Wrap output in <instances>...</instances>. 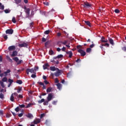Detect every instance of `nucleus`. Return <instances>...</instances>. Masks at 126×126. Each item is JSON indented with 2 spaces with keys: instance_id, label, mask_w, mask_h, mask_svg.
<instances>
[{
  "instance_id": "55",
  "label": "nucleus",
  "mask_w": 126,
  "mask_h": 126,
  "mask_svg": "<svg viewBox=\"0 0 126 126\" xmlns=\"http://www.w3.org/2000/svg\"><path fill=\"white\" fill-rule=\"evenodd\" d=\"M114 11L116 13H119L120 12V10L118 9H115Z\"/></svg>"
},
{
  "instance_id": "11",
  "label": "nucleus",
  "mask_w": 126,
  "mask_h": 126,
  "mask_svg": "<svg viewBox=\"0 0 126 126\" xmlns=\"http://www.w3.org/2000/svg\"><path fill=\"white\" fill-rule=\"evenodd\" d=\"M11 71L10 70V69H8L6 71H4L3 73L5 77H6V76H7L8 75V73H10Z\"/></svg>"
},
{
  "instance_id": "22",
  "label": "nucleus",
  "mask_w": 126,
  "mask_h": 126,
  "mask_svg": "<svg viewBox=\"0 0 126 126\" xmlns=\"http://www.w3.org/2000/svg\"><path fill=\"white\" fill-rule=\"evenodd\" d=\"M109 41L111 45H112V46H113V45H114V40H113V39L110 38V39H109Z\"/></svg>"
},
{
  "instance_id": "33",
  "label": "nucleus",
  "mask_w": 126,
  "mask_h": 126,
  "mask_svg": "<svg viewBox=\"0 0 126 126\" xmlns=\"http://www.w3.org/2000/svg\"><path fill=\"white\" fill-rule=\"evenodd\" d=\"M16 83H18V84H21L22 83H23V82L21 80H18L16 81Z\"/></svg>"
},
{
  "instance_id": "28",
  "label": "nucleus",
  "mask_w": 126,
  "mask_h": 126,
  "mask_svg": "<svg viewBox=\"0 0 126 126\" xmlns=\"http://www.w3.org/2000/svg\"><path fill=\"white\" fill-rule=\"evenodd\" d=\"M6 59H7V60H8V61H9V62H10V63L12 62V59H10V57H9V56H6Z\"/></svg>"
},
{
  "instance_id": "45",
  "label": "nucleus",
  "mask_w": 126,
  "mask_h": 126,
  "mask_svg": "<svg viewBox=\"0 0 126 126\" xmlns=\"http://www.w3.org/2000/svg\"><path fill=\"white\" fill-rule=\"evenodd\" d=\"M86 52H87V53H90V52H91V48H87Z\"/></svg>"
},
{
  "instance_id": "60",
  "label": "nucleus",
  "mask_w": 126,
  "mask_h": 126,
  "mask_svg": "<svg viewBox=\"0 0 126 126\" xmlns=\"http://www.w3.org/2000/svg\"><path fill=\"white\" fill-rule=\"evenodd\" d=\"M58 101H53V102H52V104H53V105H57V102Z\"/></svg>"
},
{
  "instance_id": "31",
  "label": "nucleus",
  "mask_w": 126,
  "mask_h": 126,
  "mask_svg": "<svg viewBox=\"0 0 126 126\" xmlns=\"http://www.w3.org/2000/svg\"><path fill=\"white\" fill-rule=\"evenodd\" d=\"M10 117H11V114H10V113H7L6 114V118H7V119H8L9 118H10Z\"/></svg>"
},
{
  "instance_id": "4",
  "label": "nucleus",
  "mask_w": 126,
  "mask_h": 126,
  "mask_svg": "<svg viewBox=\"0 0 126 126\" xmlns=\"http://www.w3.org/2000/svg\"><path fill=\"white\" fill-rule=\"evenodd\" d=\"M54 98V94L53 93H50L48 94V95L47 97V99L48 101H51L52 99Z\"/></svg>"
},
{
  "instance_id": "43",
  "label": "nucleus",
  "mask_w": 126,
  "mask_h": 126,
  "mask_svg": "<svg viewBox=\"0 0 126 126\" xmlns=\"http://www.w3.org/2000/svg\"><path fill=\"white\" fill-rule=\"evenodd\" d=\"M101 41L102 43H107V42H108V40L105 39V38L104 39L101 40Z\"/></svg>"
},
{
  "instance_id": "17",
  "label": "nucleus",
  "mask_w": 126,
  "mask_h": 126,
  "mask_svg": "<svg viewBox=\"0 0 126 126\" xmlns=\"http://www.w3.org/2000/svg\"><path fill=\"white\" fill-rule=\"evenodd\" d=\"M85 23L86 24V25H88V26H89L90 27H91V23H90V22L85 21Z\"/></svg>"
},
{
  "instance_id": "9",
  "label": "nucleus",
  "mask_w": 126,
  "mask_h": 126,
  "mask_svg": "<svg viewBox=\"0 0 126 126\" xmlns=\"http://www.w3.org/2000/svg\"><path fill=\"white\" fill-rule=\"evenodd\" d=\"M15 46L14 45H12V46H9L8 48V50L9 51H14V50H15Z\"/></svg>"
},
{
  "instance_id": "39",
  "label": "nucleus",
  "mask_w": 126,
  "mask_h": 126,
  "mask_svg": "<svg viewBox=\"0 0 126 126\" xmlns=\"http://www.w3.org/2000/svg\"><path fill=\"white\" fill-rule=\"evenodd\" d=\"M8 82H9V83H10V84H12V83L13 82V80L11 79H8Z\"/></svg>"
},
{
  "instance_id": "12",
  "label": "nucleus",
  "mask_w": 126,
  "mask_h": 126,
  "mask_svg": "<svg viewBox=\"0 0 126 126\" xmlns=\"http://www.w3.org/2000/svg\"><path fill=\"white\" fill-rule=\"evenodd\" d=\"M49 66H50V65L49 64V63H46L44 64L43 65V69H47L48 67H49Z\"/></svg>"
},
{
  "instance_id": "58",
  "label": "nucleus",
  "mask_w": 126,
  "mask_h": 126,
  "mask_svg": "<svg viewBox=\"0 0 126 126\" xmlns=\"http://www.w3.org/2000/svg\"><path fill=\"white\" fill-rule=\"evenodd\" d=\"M0 115H1V116H3V111H2V110H0Z\"/></svg>"
},
{
  "instance_id": "13",
  "label": "nucleus",
  "mask_w": 126,
  "mask_h": 126,
  "mask_svg": "<svg viewBox=\"0 0 126 126\" xmlns=\"http://www.w3.org/2000/svg\"><path fill=\"white\" fill-rule=\"evenodd\" d=\"M66 54H67V55H69V58H72L73 55L72 51H67L66 52Z\"/></svg>"
},
{
  "instance_id": "14",
  "label": "nucleus",
  "mask_w": 126,
  "mask_h": 126,
  "mask_svg": "<svg viewBox=\"0 0 126 126\" xmlns=\"http://www.w3.org/2000/svg\"><path fill=\"white\" fill-rule=\"evenodd\" d=\"M38 84L39 85H41V86H43L42 88L43 89H46V86L44 85L43 83H42L41 82H37Z\"/></svg>"
},
{
  "instance_id": "52",
  "label": "nucleus",
  "mask_w": 126,
  "mask_h": 126,
  "mask_svg": "<svg viewBox=\"0 0 126 126\" xmlns=\"http://www.w3.org/2000/svg\"><path fill=\"white\" fill-rule=\"evenodd\" d=\"M0 84L1 85V87H4V85L3 84V82L0 81Z\"/></svg>"
},
{
  "instance_id": "61",
  "label": "nucleus",
  "mask_w": 126,
  "mask_h": 126,
  "mask_svg": "<svg viewBox=\"0 0 126 126\" xmlns=\"http://www.w3.org/2000/svg\"><path fill=\"white\" fill-rule=\"evenodd\" d=\"M71 76V73H68L67 74V77H70V76Z\"/></svg>"
},
{
  "instance_id": "1",
  "label": "nucleus",
  "mask_w": 126,
  "mask_h": 126,
  "mask_svg": "<svg viewBox=\"0 0 126 126\" xmlns=\"http://www.w3.org/2000/svg\"><path fill=\"white\" fill-rule=\"evenodd\" d=\"M17 97H18V94H17L16 93L12 94L10 98V101H11V102H14V98L17 100Z\"/></svg>"
},
{
  "instance_id": "41",
  "label": "nucleus",
  "mask_w": 126,
  "mask_h": 126,
  "mask_svg": "<svg viewBox=\"0 0 126 126\" xmlns=\"http://www.w3.org/2000/svg\"><path fill=\"white\" fill-rule=\"evenodd\" d=\"M22 63H23V61L20 60L17 62V64H20Z\"/></svg>"
},
{
  "instance_id": "3",
  "label": "nucleus",
  "mask_w": 126,
  "mask_h": 126,
  "mask_svg": "<svg viewBox=\"0 0 126 126\" xmlns=\"http://www.w3.org/2000/svg\"><path fill=\"white\" fill-rule=\"evenodd\" d=\"M82 5L86 8H89V7H91V6H92V5L88 2H84V3L82 4Z\"/></svg>"
},
{
  "instance_id": "36",
  "label": "nucleus",
  "mask_w": 126,
  "mask_h": 126,
  "mask_svg": "<svg viewBox=\"0 0 126 126\" xmlns=\"http://www.w3.org/2000/svg\"><path fill=\"white\" fill-rule=\"evenodd\" d=\"M63 55L62 54L58 55V56H57L58 59H62V58H63Z\"/></svg>"
},
{
  "instance_id": "63",
  "label": "nucleus",
  "mask_w": 126,
  "mask_h": 126,
  "mask_svg": "<svg viewBox=\"0 0 126 126\" xmlns=\"http://www.w3.org/2000/svg\"><path fill=\"white\" fill-rule=\"evenodd\" d=\"M95 46V44H92V45H90V48H94V47Z\"/></svg>"
},
{
  "instance_id": "30",
  "label": "nucleus",
  "mask_w": 126,
  "mask_h": 126,
  "mask_svg": "<svg viewBox=\"0 0 126 126\" xmlns=\"http://www.w3.org/2000/svg\"><path fill=\"white\" fill-rule=\"evenodd\" d=\"M19 98H20V99H23V95L22 94H19L18 95V97H17V99H19Z\"/></svg>"
},
{
  "instance_id": "34",
  "label": "nucleus",
  "mask_w": 126,
  "mask_h": 126,
  "mask_svg": "<svg viewBox=\"0 0 126 126\" xmlns=\"http://www.w3.org/2000/svg\"><path fill=\"white\" fill-rule=\"evenodd\" d=\"M4 98V95L2 93L0 94V99H3Z\"/></svg>"
},
{
  "instance_id": "25",
  "label": "nucleus",
  "mask_w": 126,
  "mask_h": 126,
  "mask_svg": "<svg viewBox=\"0 0 126 126\" xmlns=\"http://www.w3.org/2000/svg\"><path fill=\"white\" fill-rule=\"evenodd\" d=\"M0 9L3 10L4 9V6L2 5L1 3L0 2Z\"/></svg>"
},
{
  "instance_id": "44",
  "label": "nucleus",
  "mask_w": 126,
  "mask_h": 126,
  "mask_svg": "<svg viewBox=\"0 0 126 126\" xmlns=\"http://www.w3.org/2000/svg\"><path fill=\"white\" fill-rule=\"evenodd\" d=\"M12 21L13 22V23H16V20H15V17H13Z\"/></svg>"
},
{
  "instance_id": "24",
  "label": "nucleus",
  "mask_w": 126,
  "mask_h": 126,
  "mask_svg": "<svg viewBox=\"0 0 126 126\" xmlns=\"http://www.w3.org/2000/svg\"><path fill=\"white\" fill-rule=\"evenodd\" d=\"M2 82H7V78L6 77H3L2 79Z\"/></svg>"
},
{
  "instance_id": "8",
  "label": "nucleus",
  "mask_w": 126,
  "mask_h": 126,
  "mask_svg": "<svg viewBox=\"0 0 126 126\" xmlns=\"http://www.w3.org/2000/svg\"><path fill=\"white\" fill-rule=\"evenodd\" d=\"M28 46V44L26 43H21L19 44V47H20L21 48L22 47H27Z\"/></svg>"
},
{
  "instance_id": "46",
  "label": "nucleus",
  "mask_w": 126,
  "mask_h": 126,
  "mask_svg": "<svg viewBox=\"0 0 126 126\" xmlns=\"http://www.w3.org/2000/svg\"><path fill=\"white\" fill-rule=\"evenodd\" d=\"M15 2L17 4H18V3H20L21 2V0H16Z\"/></svg>"
},
{
  "instance_id": "7",
  "label": "nucleus",
  "mask_w": 126,
  "mask_h": 126,
  "mask_svg": "<svg viewBox=\"0 0 126 126\" xmlns=\"http://www.w3.org/2000/svg\"><path fill=\"white\" fill-rule=\"evenodd\" d=\"M57 69H58V71L54 73V75L55 76H56V77L60 76V75H61V74H62V73H61V70L59 69L58 68H57Z\"/></svg>"
},
{
  "instance_id": "56",
  "label": "nucleus",
  "mask_w": 126,
  "mask_h": 126,
  "mask_svg": "<svg viewBox=\"0 0 126 126\" xmlns=\"http://www.w3.org/2000/svg\"><path fill=\"white\" fill-rule=\"evenodd\" d=\"M59 80H58V78H55V83H59Z\"/></svg>"
},
{
  "instance_id": "47",
  "label": "nucleus",
  "mask_w": 126,
  "mask_h": 126,
  "mask_svg": "<svg viewBox=\"0 0 126 126\" xmlns=\"http://www.w3.org/2000/svg\"><path fill=\"white\" fill-rule=\"evenodd\" d=\"M32 105V103H29L27 106H26V108H30L31 107V105Z\"/></svg>"
},
{
  "instance_id": "37",
  "label": "nucleus",
  "mask_w": 126,
  "mask_h": 126,
  "mask_svg": "<svg viewBox=\"0 0 126 126\" xmlns=\"http://www.w3.org/2000/svg\"><path fill=\"white\" fill-rule=\"evenodd\" d=\"M5 13H9L10 12V10L9 9H5L4 10Z\"/></svg>"
},
{
  "instance_id": "19",
  "label": "nucleus",
  "mask_w": 126,
  "mask_h": 126,
  "mask_svg": "<svg viewBox=\"0 0 126 126\" xmlns=\"http://www.w3.org/2000/svg\"><path fill=\"white\" fill-rule=\"evenodd\" d=\"M24 114V111L22 110L21 113H19V114H18V116L19 118H21V117H22V116H23Z\"/></svg>"
},
{
  "instance_id": "51",
  "label": "nucleus",
  "mask_w": 126,
  "mask_h": 126,
  "mask_svg": "<svg viewBox=\"0 0 126 126\" xmlns=\"http://www.w3.org/2000/svg\"><path fill=\"white\" fill-rule=\"evenodd\" d=\"M31 77H32V78H35V77H36V74H32L31 75Z\"/></svg>"
},
{
  "instance_id": "53",
  "label": "nucleus",
  "mask_w": 126,
  "mask_h": 126,
  "mask_svg": "<svg viewBox=\"0 0 126 126\" xmlns=\"http://www.w3.org/2000/svg\"><path fill=\"white\" fill-rule=\"evenodd\" d=\"M33 69H34V71H36V70H37V69H39V67H38V66H35L34 68H33Z\"/></svg>"
},
{
  "instance_id": "40",
  "label": "nucleus",
  "mask_w": 126,
  "mask_h": 126,
  "mask_svg": "<svg viewBox=\"0 0 126 126\" xmlns=\"http://www.w3.org/2000/svg\"><path fill=\"white\" fill-rule=\"evenodd\" d=\"M3 37L4 39H5V40H7V39L8 38L7 37V35H5V34H3Z\"/></svg>"
},
{
  "instance_id": "16",
  "label": "nucleus",
  "mask_w": 126,
  "mask_h": 126,
  "mask_svg": "<svg viewBox=\"0 0 126 126\" xmlns=\"http://www.w3.org/2000/svg\"><path fill=\"white\" fill-rule=\"evenodd\" d=\"M26 116H27V118H29V119H32V118H33V115L31 114V113H28Z\"/></svg>"
},
{
  "instance_id": "2",
  "label": "nucleus",
  "mask_w": 126,
  "mask_h": 126,
  "mask_svg": "<svg viewBox=\"0 0 126 126\" xmlns=\"http://www.w3.org/2000/svg\"><path fill=\"white\" fill-rule=\"evenodd\" d=\"M26 72L28 75H29V72H31V73H33L34 74H36V72H35L34 68H33L31 69L30 68L27 69Z\"/></svg>"
},
{
  "instance_id": "20",
  "label": "nucleus",
  "mask_w": 126,
  "mask_h": 126,
  "mask_svg": "<svg viewBox=\"0 0 126 126\" xmlns=\"http://www.w3.org/2000/svg\"><path fill=\"white\" fill-rule=\"evenodd\" d=\"M57 45L59 47H62V45H63V41H60L57 42Z\"/></svg>"
},
{
  "instance_id": "29",
  "label": "nucleus",
  "mask_w": 126,
  "mask_h": 126,
  "mask_svg": "<svg viewBox=\"0 0 126 126\" xmlns=\"http://www.w3.org/2000/svg\"><path fill=\"white\" fill-rule=\"evenodd\" d=\"M13 61H15V62H16V63H17L19 61L18 57H15V58H13Z\"/></svg>"
},
{
  "instance_id": "54",
  "label": "nucleus",
  "mask_w": 126,
  "mask_h": 126,
  "mask_svg": "<svg viewBox=\"0 0 126 126\" xmlns=\"http://www.w3.org/2000/svg\"><path fill=\"white\" fill-rule=\"evenodd\" d=\"M65 50H66V48L65 47H63L62 48V51H63V52H65Z\"/></svg>"
},
{
  "instance_id": "57",
  "label": "nucleus",
  "mask_w": 126,
  "mask_h": 126,
  "mask_svg": "<svg viewBox=\"0 0 126 126\" xmlns=\"http://www.w3.org/2000/svg\"><path fill=\"white\" fill-rule=\"evenodd\" d=\"M122 50L124 52H126V46H124V47H122Z\"/></svg>"
},
{
  "instance_id": "49",
  "label": "nucleus",
  "mask_w": 126,
  "mask_h": 126,
  "mask_svg": "<svg viewBox=\"0 0 126 126\" xmlns=\"http://www.w3.org/2000/svg\"><path fill=\"white\" fill-rule=\"evenodd\" d=\"M6 32H13V30L12 29L7 30L6 31Z\"/></svg>"
},
{
  "instance_id": "21",
  "label": "nucleus",
  "mask_w": 126,
  "mask_h": 126,
  "mask_svg": "<svg viewBox=\"0 0 126 126\" xmlns=\"http://www.w3.org/2000/svg\"><path fill=\"white\" fill-rule=\"evenodd\" d=\"M52 89H53L52 88V87H49L47 90H46V92H47V93H49V92H52Z\"/></svg>"
},
{
  "instance_id": "64",
  "label": "nucleus",
  "mask_w": 126,
  "mask_h": 126,
  "mask_svg": "<svg viewBox=\"0 0 126 126\" xmlns=\"http://www.w3.org/2000/svg\"><path fill=\"white\" fill-rule=\"evenodd\" d=\"M43 3H44L45 5H49V2H43Z\"/></svg>"
},
{
  "instance_id": "5",
  "label": "nucleus",
  "mask_w": 126,
  "mask_h": 126,
  "mask_svg": "<svg viewBox=\"0 0 126 126\" xmlns=\"http://www.w3.org/2000/svg\"><path fill=\"white\" fill-rule=\"evenodd\" d=\"M78 53H80V54H81V56L82 57H84V56L86 55V52H85L82 49H79L78 50Z\"/></svg>"
},
{
  "instance_id": "62",
  "label": "nucleus",
  "mask_w": 126,
  "mask_h": 126,
  "mask_svg": "<svg viewBox=\"0 0 126 126\" xmlns=\"http://www.w3.org/2000/svg\"><path fill=\"white\" fill-rule=\"evenodd\" d=\"M42 42H46V41H47V39L46 38L43 37L42 38Z\"/></svg>"
},
{
  "instance_id": "59",
  "label": "nucleus",
  "mask_w": 126,
  "mask_h": 126,
  "mask_svg": "<svg viewBox=\"0 0 126 126\" xmlns=\"http://www.w3.org/2000/svg\"><path fill=\"white\" fill-rule=\"evenodd\" d=\"M0 77H3V76H4V73H0Z\"/></svg>"
},
{
  "instance_id": "48",
  "label": "nucleus",
  "mask_w": 126,
  "mask_h": 126,
  "mask_svg": "<svg viewBox=\"0 0 126 126\" xmlns=\"http://www.w3.org/2000/svg\"><path fill=\"white\" fill-rule=\"evenodd\" d=\"M19 106L20 107V108H25V104H21V105H19Z\"/></svg>"
},
{
  "instance_id": "35",
  "label": "nucleus",
  "mask_w": 126,
  "mask_h": 126,
  "mask_svg": "<svg viewBox=\"0 0 126 126\" xmlns=\"http://www.w3.org/2000/svg\"><path fill=\"white\" fill-rule=\"evenodd\" d=\"M15 111L16 112H18L19 111H20V108H19V107H17L15 109Z\"/></svg>"
},
{
  "instance_id": "32",
  "label": "nucleus",
  "mask_w": 126,
  "mask_h": 126,
  "mask_svg": "<svg viewBox=\"0 0 126 126\" xmlns=\"http://www.w3.org/2000/svg\"><path fill=\"white\" fill-rule=\"evenodd\" d=\"M49 102H50L49 101H48V100H46L45 101H44L43 102V105L44 106H46L47 105H48V104H49Z\"/></svg>"
},
{
  "instance_id": "18",
  "label": "nucleus",
  "mask_w": 126,
  "mask_h": 126,
  "mask_svg": "<svg viewBox=\"0 0 126 126\" xmlns=\"http://www.w3.org/2000/svg\"><path fill=\"white\" fill-rule=\"evenodd\" d=\"M49 54L50 55V56H52V55H54L55 53L54 52V51L53 50L50 49L49 51Z\"/></svg>"
},
{
  "instance_id": "27",
  "label": "nucleus",
  "mask_w": 126,
  "mask_h": 126,
  "mask_svg": "<svg viewBox=\"0 0 126 126\" xmlns=\"http://www.w3.org/2000/svg\"><path fill=\"white\" fill-rule=\"evenodd\" d=\"M44 102H45V99L44 98H42L40 100L38 101V104H41V103H43Z\"/></svg>"
},
{
  "instance_id": "23",
  "label": "nucleus",
  "mask_w": 126,
  "mask_h": 126,
  "mask_svg": "<svg viewBox=\"0 0 126 126\" xmlns=\"http://www.w3.org/2000/svg\"><path fill=\"white\" fill-rule=\"evenodd\" d=\"M56 85L58 87V89L60 90V89L62 88V84H61L60 83H58Z\"/></svg>"
},
{
  "instance_id": "42",
  "label": "nucleus",
  "mask_w": 126,
  "mask_h": 126,
  "mask_svg": "<svg viewBox=\"0 0 126 126\" xmlns=\"http://www.w3.org/2000/svg\"><path fill=\"white\" fill-rule=\"evenodd\" d=\"M102 46H104V47H109L110 46V44H109V43H104L102 44Z\"/></svg>"
},
{
  "instance_id": "50",
  "label": "nucleus",
  "mask_w": 126,
  "mask_h": 126,
  "mask_svg": "<svg viewBox=\"0 0 126 126\" xmlns=\"http://www.w3.org/2000/svg\"><path fill=\"white\" fill-rule=\"evenodd\" d=\"M62 44L63 45H66V44H67V40H65L64 42L62 41Z\"/></svg>"
},
{
  "instance_id": "6",
  "label": "nucleus",
  "mask_w": 126,
  "mask_h": 126,
  "mask_svg": "<svg viewBox=\"0 0 126 126\" xmlns=\"http://www.w3.org/2000/svg\"><path fill=\"white\" fill-rule=\"evenodd\" d=\"M24 9L26 10L25 12L27 13V17H28L30 14V9L27 8L26 7H24Z\"/></svg>"
},
{
  "instance_id": "10",
  "label": "nucleus",
  "mask_w": 126,
  "mask_h": 126,
  "mask_svg": "<svg viewBox=\"0 0 126 126\" xmlns=\"http://www.w3.org/2000/svg\"><path fill=\"white\" fill-rule=\"evenodd\" d=\"M40 123H41L40 119H35L33 121V124H34V125H37L38 124H40Z\"/></svg>"
},
{
  "instance_id": "26",
  "label": "nucleus",
  "mask_w": 126,
  "mask_h": 126,
  "mask_svg": "<svg viewBox=\"0 0 126 126\" xmlns=\"http://www.w3.org/2000/svg\"><path fill=\"white\" fill-rule=\"evenodd\" d=\"M56 67L55 66H51L50 67V70H51L52 71H55L56 70Z\"/></svg>"
},
{
  "instance_id": "15",
  "label": "nucleus",
  "mask_w": 126,
  "mask_h": 126,
  "mask_svg": "<svg viewBox=\"0 0 126 126\" xmlns=\"http://www.w3.org/2000/svg\"><path fill=\"white\" fill-rule=\"evenodd\" d=\"M16 56H17V51H13L12 54L11 55V57H16Z\"/></svg>"
},
{
  "instance_id": "38",
  "label": "nucleus",
  "mask_w": 126,
  "mask_h": 126,
  "mask_svg": "<svg viewBox=\"0 0 126 126\" xmlns=\"http://www.w3.org/2000/svg\"><path fill=\"white\" fill-rule=\"evenodd\" d=\"M45 116H46V114H45V113L41 114L40 115V119H42V118H44V117H45Z\"/></svg>"
}]
</instances>
